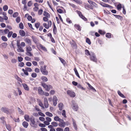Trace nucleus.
<instances>
[{
  "label": "nucleus",
  "mask_w": 131,
  "mask_h": 131,
  "mask_svg": "<svg viewBox=\"0 0 131 131\" xmlns=\"http://www.w3.org/2000/svg\"><path fill=\"white\" fill-rule=\"evenodd\" d=\"M40 71L44 75H47L48 74V72L46 70V65L41 66L40 67Z\"/></svg>",
  "instance_id": "obj_1"
},
{
  "label": "nucleus",
  "mask_w": 131,
  "mask_h": 131,
  "mask_svg": "<svg viewBox=\"0 0 131 131\" xmlns=\"http://www.w3.org/2000/svg\"><path fill=\"white\" fill-rule=\"evenodd\" d=\"M42 86L47 91H49L50 89H52V86L50 85H47L45 83L42 84Z\"/></svg>",
  "instance_id": "obj_2"
},
{
  "label": "nucleus",
  "mask_w": 131,
  "mask_h": 131,
  "mask_svg": "<svg viewBox=\"0 0 131 131\" xmlns=\"http://www.w3.org/2000/svg\"><path fill=\"white\" fill-rule=\"evenodd\" d=\"M30 125L33 127L36 128L37 127V125L36 123L34 118L32 117L30 118Z\"/></svg>",
  "instance_id": "obj_3"
},
{
  "label": "nucleus",
  "mask_w": 131,
  "mask_h": 131,
  "mask_svg": "<svg viewBox=\"0 0 131 131\" xmlns=\"http://www.w3.org/2000/svg\"><path fill=\"white\" fill-rule=\"evenodd\" d=\"M67 94L71 97H74L75 96V93L71 90H68L67 92Z\"/></svg>",
  "instance_id": "obj_4"
},
{
  "label": "nucleus",
  "mask_w": 131,
  "mask_h": 131,
  "mask_svg": "<svg viewBox=\"0 0 131 131\" xmlns=\"http://www.w3.org/2000/svg\"><path fill=\"white\" fill-rule=\"evenodd\" d=\"M90 59L91 60L95 62L97 61L95 55L93 53H92L90 56Z\"/></svg>",
  "instance_id": "obj_5"
},
{
  "label": "nucleus",
  "mask_w": 131,
  "mask_h": 131,
  "mask_svg": "<svg viewBox=\"0 0 131 131\" xmlns=\"http://www.w3.org/2000/svg\"><path fill=\"white\" fill-rule=\"evenodd\" d=\"M77 12L80 17L83 19L85 21H87V19L83 15H82V13L80 11H77Z\"/></svg>",
  "instance_id": "obj_6"
},
{
  "label": "nucleus",
  "mask_w": 131,
  "mask_h": 131,
  "mask_svg": "<svg viewBox=\"0 0 131 131\" xmlns=\"http://www.w3.org/2000/svg\"><path fill=\"white\" fill-rule=\"evenodd\" d=\"M31 38L32 39L34 42L37 45L39 43H38L39 40L38 39L34 36H31Z\"/></svg>",
  "instance_id": "obj_7"
},
{
  "label": "nucleus",
  "mask_w": 131,
  "mask_h": 131,
  "mask_svg": "<svg viewBox=\"0 0 131 131\" xmlns=\"http://www.w3.org/2000/svg\"><path fill=\"white\" fill-rule=\"evenodd\" d=\"M58 100L57 97L55 96H53V105L56 106L57 104V102Z\"/></svg>",
  "instance_id": "obj_8"
},
{
  "label": "nucleus",
  "mask_w": 131,
  "mask_h": 131,
  "mask_svg": "<svg viewBox=\"0 0 131 131\" xmlns=\"http://www.w3.org/2000/svg\"><path fill=\"white\" fill-rule=\"evenodd\" d=\"M37 46L40 47L43 50L45 51H47V50L45 47L40 43H38L37 45Z\"/></svg>",
  "instance_id": "obj_9"
},
{
  "label": "nucleus",
  "mask_w": 131,
  "mask_h": 131,
  "mask_svg": "<svg viewBox=\"0 0 131 131\" xmlns=\"http://www.w3.org/2000/svg\"><path fill=\"white\" fill-rule=\"evenodd\" d=\"M25 41L28 45L30 46L31 45V40L28 38H26L24 39Z\"/></svg>",
  "instance_id": "obj_10"
},
{
  "label": "nucleus",
  "mask_w": 131,
  "mask_h": 131,
  "mask_svg": "<svg viewBox=\"0 0 131 131\" xmlns=\"http://www.w3.org/2000/svg\"><path fill=\"white\" fill-rule=\"evenodd\" d=\"M22 84L24 87V89L25 90L27 91H28L29 90V88L27 84L25 83H22Z\"/></svg>",
  "instance_id": "obj_11"
},
{
  "label": "nucleus",
  "mask_w": 131,
  "mask_h": 131,
  "mask_svg": "<svg viewBox=\"0 0 131 131\" xmlns=\"http://www.w3.org/2000/svg\"><path fill=\"white\" fill-rule=\"evenodd\" d=\"M72 120L73 123V127L76 130H77V125L76 122L73 118H72Z\"/></svg>",
  "instance_id": "obj_12"
},
{
  "label": "nucleus",
  "mask_w": 131,
  "mask_h": 131,
  "mask_svg": "<svg viewBox=\"0 0 131 131\" xmlns=\"http://www.w3.org/2000/svg\"><path fill=\"white\" fill-rule=\"evenodd\" d=\"M1 110L3 112L5 113H6L7 114H8L9 113L6 107H3L1 109Z\"/></svg>",
  "instance_id": "obj_13"
},
{
  "label": "nucleus",
  "mask_w": 131,
  "mask_h": 131,
  "mask_svg": "<svg viewBox=\"0 0 131 131\" xmlns=\"http://www.w3.org/2000/svg\"><path fill=\"white\" fill-rule=\"evenodd\" d=\"M74 27L76 28L78 30L80 31L81 30V27L79 25L75 24L74 25Z\"/></svg>",
  "instance_id": "obj_14"
},
{
  "label": "nucleus",
  "mask_w": 131,
  "mask_h": 131,
  "mask_svg": "<svg viewBox=\"0 0 131 131\" xmlns=\"http://www.w3.org/2000/svg\"><path fill=\"white\" fill-rule=\"evenodd\" d=\"M38 93L41 95H43L44 94V92L41 87H39L38 89Z\"/></svg>",
  "instance_id": "obj_15"
},
{
  "label": "nucleus",
  "mask_w": 131,
  "mask_h": 131,
  "mask_svg": "<svg viewBox=\"0 0 131 131\" xmlns=\"http://www.w3.org/2000/svg\"><path fill=\"white\" fill-rule=\"evenodd\" d=\"M66 125V123L64 122H62L59 123L58 125L60 127H64Z\"/></svg>",
  "instance_id": "obj_16"
},
{
  "label": "nucleus",
  "mask_w": 131,
  "mask_h": 131,
  "mask_svg": "<svg viewBox=\"0 0 131 131\" xmlns=\"http://www.w3.org/2000/svg\"><path fill=\"white\" fill-rule=\"evenodd\" d=\"M18 49H17V51L18 52H24V50L20 46L17 47Z\"/></svg>",
  "instance_id": "obj_17"
},
{
  "label": "nucleus",
  "mask_w": 131,
  "mask_h": 131,
  "mask_svg": "<svg viewBox=\"0 0 131 131\" xmlns=\"http://www.w3.org/2000/svg\"><path fill=\"white\" fill-rule=\"evenodd\" d=\"M44 102L45 106H48V104L47 98H44Z\"/></svg>",
  "instance_id": "obj_18"
},
{
  "label": "nucleus",
  "mask_w": 131,
  "mask_h": 131,
  "mask_svg": "<svg viewBox=\"0 0 131 131\" xmlns=\"http://www.w3.org/2000/svg\"><path fill=\"white\" fill-rule=\"evenodd\" d=\"M25 119L27 122H29L30 120V118H29V116L28 115H25L24 116Z\"/></svg>",
  "instance_id": "obj_19"
},
{
  "label": "nucleus",
  "mask_w": 131,
  "mask_h": 131,
  "mask_svg": "<svg viewBox=\"0 0 131 131\" xmlns=\"http://www.w3.org/2000/svg\"><path fill=\"white\" fill-rule=\"evenodd\" d=\"M100 4L104 7H109L110 6L107 4L104 3L102 2H101L100 3Z\"/></svg>",
  "instance_id": "obj_20"
},
{
  "label": "nucleus",
  "mask_w": 131,
  "mask_h": 131,
  "mask_svg": "<svg viewBox=\"0 0 131 131\" xmlns=\"http://www.w3.org/2000/svg\"><path fill=\"white\" fill-rule=\"evenodd\" d=\"M19 33L20 35L22 36H24L25 35V32L23 30H20L19 31Z\"/></svg>",
  "instance_id": "obj_21"
},
{
  "label": "nucleus",
  "mask_w": 131,
  "mask_h": 131,
  "mask_svg": "<svg viewBox=\"0 0 131 131\" xmlns=\"http://www.w3.org/2000/svg\"><path fill=\"white\" fill-rule=\"evenodd\" d=\"M43 15L44 16H45V17H47L48 18L50 17V15L46 11H44Z\"/></svg>",
  "instance_id": "obj_22"
},
{
  "label": "nucleus",
  "mask_w": 131,
  "mask_h": 131,
  "mask_svg": "<svg viewBox=\"0 0 131 131\" xmlns=\"http://www.w3.org/2000/svg\"><path fill=\"white\" fill-rule=\"evenodd\" d=\"M22 125L25 128H27L28 125V123L25 121L23 122Z\"/></svg>",
  "instance_id": "obj_23"
},
{
  "label": "nucleus",
  "mask_w": 131,
  "mask_h": 131,
  "mask_svg": "<svg viewBox=\"0 0 131 131\" xmlns=\"http://www.w3.org/2000/svg\"><path fill=\"white\" fill-rule=\"evenodd\" d=\"M7 46V44L6 42H4L2 43L1 45V47L2 48H5Z\"/></svg>",
  "instance_id": "obj_24"
},
{
  "label": "nucleus",
  "mask_w": 131,
  "mask_h": 131,
  "mask_svg": "<svg viewBox=\"0 0 131 131\" xmlns=\"http://www.w3.org/2000/svg\"><path fill=\"white\" fill-rule=\"evenodd\" d=\"M87 85L89 86V87L93 91L96 92V91L95 89L89 83H87Z\"/></svg>",
  "instance_id": "obj_25"
},
{
  "label": "nucleus",
  "mask_w": 131,
  "mask_h": 131,
  "mask_svg": "<svg viewBox=\"0 0 131 131\" xmlns=\"http://www.w3.org/2000/svg\"><path fill=\"white\" fill-rule=\"evenodd\" d=\"M118 94L121 97L123 98H125V96L123 94L119 91H117Z\"/></svg>",
  "instance_id": "obj_26"
},
{
  "label": "nucleus",
  "mask_w": 131,
  "mask_h": 131,
  "mask_svg": "<svg viewBox=\"0 0 131 131\" xmlns=\"http://www.w3.org/2000/svg\"><path fill=\"white\" fill-rule=\"evenodd\" d=\"M0 119L2 120V122L3 124L5 125L6 124V122L5 121V117L2 116L1 117Z\"/></svg>",
  "instance_id": "obj_27"
},
{
  "label": "nucleus",
  "mask_w": 131,
  "mask_h": 131,
  "mask_svg": "<svg viewBox=\"0 0 131 131\" xmlns=\"http://www.w3.org/2000/svg\"><path fill=\"white\" fill-rule=\"evenodd\" d=\"M41 79L43 81L45 82H47L48 80L47 78L45 76L42 77L41 78Z\"/></svg>",
  "instance_id": "obj_28"
},
{
  "label": "nucleus",
  "mask_w": 131,
  "mask_h": 131,
  "mask_svg": "<svg viewBox=\"0 0 131 131\" xmlns=\"http://www.w3.org/2000/svg\"><path fill=\"white\" fill-rule=\"evenodd\" d=\"M25 54L27 56H32V54L30 51H26Z\"/></svg>",
  "instance_id": "obj_29"
},
{
  "label": "nucleus",
  "mask_w": 131,
  "mask_h": 131,
  "mask_svg": "<svg viewBox=\"0 0 131 131\" xmlns=\"http://www.w3.org/2000/svg\"><path fill=\"white\" fill-rule=\"evenodd\" d=\"M46 115L49 117H52L53 116V114L49 112H46L45 113Z\"/></svg>",
  "instance_id": "obj_30"
},
{
  "label": "nucleus",
  "mask_w": 131,
  "mask_h": 131,
  "mask_svg": "<svg viewBox=\"0 0 131 131\" xmlns=\"http://www.w3.org/2000/svg\"><path fill=\"white\" fill-rule=\"evenodd\" d=\"M53 33L54 34H56L57 33V30L56 27L55 25L54 24L53 26Z\"/></svg>",
  "instance_id": "obj_31"
},
{
  "label": "nucleus",
  "mask_w": 131,
  "mask_h": 131,
  "mask_svg": "<svg viewBox=\"0 0 131 131\" xmlns=\"http://www.w3.org/2000/svg\"><path fill=\"white\" fill-rule=\"evenodd\" d=\"M51 124L54 127H56L57 126L58 124L56 122H52L51 123Z\"/></svg>",
  "instance_id": "obj_32"
},
{
  "label": "nucleus",
  "mask_w": 131,
  "mask_h": 131,
  "mask_svg": "<svg viewBox=\"0 0 131 131\" xmlns=\"http://www.w3.org/2000/svg\"><path fill=\"white\" fill-rule=\"evenodd\" d=\"M122 7L121 5V4H119L117 5V8L118 10L120 11L121 10V8Z\"/></svg>",
  "instance_id": "obj_33"
},
{
  "label": "nucleus",
  "mask_w": 131,
  "mask_h": 131,
  "mask_svg": "<svg viewBox=\"0 0 131 131\" xmlns=\"http://www.w3.org/2000/svg\"><path fill=\"white\" fill-rule=\"evenodd\" d=\"M1 39L3 41H7V38L4 36H2L1 37Z\"/></svg>",
  "instance_id": "obj_34"
},
{
  "label": "nucleus",
  "mask_w": 131,
  "mask_h": 131,
  "mask_svg": "<svg viewBox=\"0 0 131 131\" xmlns=\"http://www.w3.org/2000/svg\"><path fill=\"white\" fill-rule=\"evenodd\" d=\"M59 59L61 61V62L63 64H65L66 63V62L65 60L63 59L60 58H59Z\"/></svg>",
  "instance_id": "obj_35"
},
{
  "label": "nucleus",
  "mask_w": 131,
  "mask_h": 131,
  "mask_svg": "<svg viewBox=\"0 0 131 131\" xmlns=\"http://www.w3.org/2000/svg\"><path fill=\"white\" fill-rule=\"evenodd\" d=\"M32 50V49L30 46L26 47V51H31Z\"/></svg>",
  "instance_id": "obj_36"
},
{
  "label": "nucleus",
  "mask_w": 131,
  "mask_h": 131,
  "mask_svg": "<svg viewBox=\"0 0 131 131\" xmlns=\"http://www.w3.org/2000/svg\"><path fill=\"white\" fill-rule=\"evenodd\" d=\"M6 125V127L7 129L9 130H11V127L10 125Z\"/></svg>",
  "instance_id": "obj_37"
},
{
  "label": "nucleus",
  "mask_w": 131,
  "mask_h": 131,
  "mask_svg": "<svg viewBox=\"0 0 131 131\" xmlns=\"http://www.w3.org/2000/svg\"><path fill=\"white\" fill-rule=\"evenodd\" d=\"M15 78L17 80L21 82H22V80L20 78H19L17 75H16L15 76Z\"/></svg>",
  "instance_id": "obj_38"
},
{
  "label": "nucleus",
  "mask_w": 131,
  "mask_h": 131,
  "mask_svg": "<svg viewBox=\"0 0 131 131\" xmlns=\"http://www.w3.org/2000/svg\"><path fill=\"white\" fill-rule=\"evenodd\" d=\"M18 112L20 114H21L22 115L24 114V113L23 112L21 109H20L18 107Z\"/></svg>",
  "instance_id": "obj_39"
},
{
  "label": "nucleus",
  "mask_w": 131,
  "mask_h": 131,
  "mask_svg": "<svg viewBox=\"0 0 131 131\" xmlns=\"http://www.w3.org/2000/svg\"><path fill=\"white\" fill-rule=\"evenodd\" d=\"M25 69L27 71L29 72H31L32 70L31 68L29 67H26L25 68Z\"/></svg>",
  "instance_id": "obj_40"
},
{
  "label": "nucleus",
  "mask_w": 131,
  "mask_h": 131,
  "mask_svg": "<svg viewBox=\"0 0 131 131\" xmlns=\"http://www.w3.org/2000/svg\"><path fill=\"white\" fill-rule=\"evenodd\" d=\"M85 54L87 56L90 55L91 56V54L88 50H85Z\"/></svg>",
  "instance_id": "obj_41"
},
{
  "label": "nucleus",
  "mask_w": 131,
  "mask_h": 131,
  "mask_svg": "<svg viewBox=\"0 0 131 131\" xmlns=\"http://www.w3.org/2000/svg\"><path fill=\"white\" fill-rule=\"evenodd\" d=\"M43 26L46 29H48L49 28V26H48V25L46 23H44L43 24Z\"/></svg>",
  "instance_id": "obj_42"
},
{
  "label": "nucleus",
  "mask_w": 131,
  "mask_h": 131,
  "mask_svg": "<svg viewBox=\"0 0 131 131\" xmlns=\"http://www.w3.org/2000/svg\"><path fill=\"white\" fill-rule=\"evenodd\" d=\"M13 33V32L12 31L9 32L7 35L8 37V38H10L12 35Z\"/></svg>",
  "instance_id": "obj_43"
},
{
  "label": "nucleus",
  "mask_w": 131,
  "mask_h": 131,
  "mask_svg": "<svg viewBox=\"0 0 131 131\" xmlns=\"http://www.w3.org/2000/svg\"><path fill=\"white\" fill-rule=\"evenodd\" d=\"M3 8L4 11H6L8 9V6L7 5H5L3 7Z\"/></svg>",
  "instance_id": "obj_44"
},
{
  "label": "nucleus",
  "mask_w": 131,
  "mask_h": 131,
  "mask_svg": "<svg viewBox=\"0 0 131 131\" xmlns=\"http://www.w3.org/2000/svg\"><path fill=\"white\" fill-rule=\"evenodd\" d=\"M17 61V60L15 59H12L11 60V62L13 63H16Z\"/></svg>",
  "instance_id": "obj_45"
},
{
  "label": "nucleus",
  "mask_w": 131,
  "mask_h": 131,
  "mask_svg": "<svg viewBox=\"0 0 131 131\" xmlns=\"http://www.w3.org/2000/svg\"><path fill=\"white\" fill-rule=\"evenodd\" d=\"M75 2L79 4L82 3V1L80 0H75Z\"/></svg>",
  "instance_id": "obj_46"
},
{
  "label": "nucleus",
  "mask_w": 131,
  "mask_h": 131,
  "mask_svg": "<svg viewBox=\"0 0 131 131\" xmlns=\"http://www.w3.org/2000/svg\"><path fill=\"white\" fill-rule=\"evenodd\" d=\"M26 44L25 42H22L20 44V46L21 47H24L26 46Z\"/></svg>",
  "instance_id": "obj_47"
},
{
  "label": "nucleus",
  "mask_w": 131,
  "mask_h": 131,
  "mask_svg": "<svg viewBox=\"0 0 131 131\" xmlns=\"http://www.w3.org/2000/svg\"><path fill=\"white\" fill-rule=\"evenodd\" d=\"M111 34L110 33H107L106 35V37L108 38H111Z\"/></svg>",
  "instance_id": "obj_48"
},
{
  "label": "nucleus",
  "mask_w": 131,
  "mask_h": 131,
  "mask_svg": "<svg viewBox=\"0 0 131 131\" xmlns=\"http://www.w3.org/2000/svg\"><path fill=\"white\" fill-rule=\"evenodd\" d=\"M99 33L101 35H104L105 34V32L101 30H100L99 31Z\"/></svg>",
  "instance_id": "obj_49"
},
{
  "label": "nucleus",
  "mask_w": 131,
  "mask_h": 131,
  "mask_svg": "<svg viewBox=\"0 0 131 131\" xmlns=\"http://www.w3.org/2000/svg\"><path fill=\"white\" fill-rule=\"evenodd\" d=\"M86 42L89 45H90L91 43L90 39L88 38H86Z\"/></svg>",
  "instance_id": "obj_50"
},
{
  "label": "nucleus",
  "mask_w": 131,
  "mask_h": 131,
  "mask_svg": "<svg viewBox=\"0 0 131 131\" xmlns=\"http://www.w3.org/2000/svg\"><path fill=\"white\" fill-rule=\"evenodd\" d=\"M19 27L21 29H23L24 28V26L23 24L22 23H20L19 24Z\"/></svg>",
  "instance_id": "obj_51"
},
{
  "label": "nucleus",
  "mask_w": 131,
  "mask_h": 131,
  "mask_svg": "<svg viewBox=\"0 0 131 131\" xmlns=\"http://www.w3.org/2000/svg\"><path fill=\"white\" fill-rule=\"evenodd\" d=\"M18 13L17 12L14 13L13 15V17H16L17 16H18Z\"/></svg>",
  "instance_id": "obj_52"
},
{
  "label": "nucleus",
  "mask_w": 131,
  "mask_h": 131,
  "mask_svg": "<svg viewBox=\"0 0 131 131\" xmlns=\"http://www.w3.org/2000/svg\"><path fill=\"white\" fill-rule=\"evenodd\" d=\"M60 118L58 116H56L54 117V120L56 121H59Z\"/></svg>",
  "instance_id": "obj_53"
},
{
  "label": "nucleus",
  "mask_w": 131,
  "mask_h": 131,
  "mask_svg": "<svg viewBox=\"0 0 131 131\" xmlns=\"http://www.w3.org/2000/svg\"><path fill=\"white\" fill-rule=\"evenodd\" d=\"M62 115L64 117H67L66 114V111L65 110H62Z\"/></svg>",
  "instance_id": "obj_54"
},
{
  "label": "nucleus",
  "mask_w": 131,
  "mask_h": 131,
  "mask_svg": "<svg viewBox=\"0 0 131 131\" xmlns=\"http://www.w3.org/2000/svg\"><path fill=\"white\" fill-rule=\"evenodd\" d=\"M72 103L73 105V106H77V105L76 104L75 102L74 101H72Z\"/></svg>",
  "instance_id": "obj_55"
},
{
  "label": "nucleus",
  "mask_w": 131,
  "mask_h": 131,
  "mask_svg": "<svg viewBox=\"0 0 131 131\" xmlns=\"http://www.w3.org/2000/svg\"><path fill=\"white\" fill-rule=\"evenodd\" d=\"M18 61L19 62H20L23 61V58L21 57H18Z\"/></svg>",
  "instance_id": "obj_56"
},
{
  "label": "nucleus",
  "mask_w": 131,
  "mask_h": 131,
  "mask_svg": "<svg viewBox=\"0 0 131 131\" xmlns=\"http://www.w3.org/2000/svg\"><path fill=\"white\" fill-rule=\"evenodd\" d=\"M40 25V23H38L35 24V26L37 29L38 28Z\"/></svg>",
  "instance_id": "obj_57"
},
{
  "label": "nucleus",
  "mask_w": 131,
  "mask_h": 131,
  "mask_svg": "<svg viewBox=\"0 0 131 131\" xmlns=\"http://www.w3.org/2000/svg\"><path fill=\"white\" fill-rule=\"evenodd\" d=\"M26 65L28 67H30L31 65V63L29 62H28L26 63Z\"/></svg>",
  "instance_id": "obj_58"
},
{
  "label": "nucleus",
  "mask_w": 131,
  "mask_h": 131,
  "mask_svg": "<svg viewBox=\"0 0 131 131\" xmlns=\"http://www.w3.org/2000/svg\"><path fill=\"white\" fill-rule=\"evenodd\" d=\"M46 120L49 122H51V118L49 117H46Z\"/></svg>",
  "instance_id": "obj_59"
},
{
  "label": "nucleus",
  "mask_w": 131,
  "mask_h": 131,
  "mask_svg": "<svg viewBox=\"0 0 131 131\" xmlns=\"http://www.w3.org/2000/svg\"><path fill=\"white\" fill-rule=\"evenodd\" d=\"M25 59L26 61H30L31 58L28 57L27 56L25 57Z\"/></svg>",
  "instance_id": "obj_60"
},
{
  "label": "nucleus",
  "mask_w": 131,
  "mask_h": 131,
  "mask_svg": "<svg viewBox=\"0 0 131 131\" xmlns=\"http://www.w3.org/2000/svg\"><path fill=\"white\" fill-rule=\"evenodd\" d=\"M32 4V3L31 1H30L28 2V6L29 7L31 6Z\"/></svg>",
  "instance_id": "obj_61"
},
{
  "label": "nucleus",
  "mask_w": 131,
  "mask_h": 131,
  "mask_svg": "<svg viewBox=\"0 0 131 131\" xmlns=\"http://www.w3.org/2000/svg\"><path fill=\"white\" fill-rule=\"evenodd\" d=\"M31 76L33 78H35L37 77V74L35 73H33L31 74Z\"/></svg>",
  "instance_id": "obj_62"
},
{
  "label": "nucleus",
  "mask_w": 131,
  "mask_h": 131,
  "mask_svg": "<svg viewBox=\"0 0 131 131\" xmlns=\"http://www.w3.org/2000/svg\"><path fill=\"white\" fill-rule=\"evenodd\" d=\"M42 12L43 10L41 9H40L38 11V14L39 15H41L42 14Z\"/></svg>",
  "instance_id": "obj_63"
},
{
  "label": "nucleus",
  "mask_w": 131,
  "mask_h": 131,
  "mask_svg": "<svg viewBox=\"0 0 131 131\" xmlns=\"http://www.w3.org/2000/svg\"><path fill=\"white\" fill-rule=\"evenodd\" d=\"M20 21V18L19 17H17L16 19V22L18 23H19Z\"/></svg>",
  "instance_id": "obj_64"
}]
</instances>
